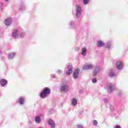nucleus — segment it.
<instances>
[{
	"label": "nucleus",
	"instance_id": "nucleus-32",
	"mask_svg": "<svg viewBox=\"0 0 128 128\" xmlns=\"http://www.w3.org/2000/svg\"><path fill=\"white\" fill-rule=\"evenodd\" d=\"M51 76H52V78H56V74H52Z\"/></svg>",
	"mask_w": 128,
	"mask_h": 128
},
{
	"label": "nucleus",
	"instance_id": "nucleus-37",
	"mask_svg": "<svg viewBox=\"0 0 128 128\" xmlns=\"http://www.w3.org/2000/svg\"><path fill=\"white\" fill-rule=\"evenodd\" d=\"M32 124V122L30 120H28V124Z\"/></svg>",
	"mask_w": 128,
	"mask_h": 128
},
{
	"label": "nucleus",
	"instance_id": "nucleus-1",
	"mask_svg": "<svg viewBox=\"0 0 128 128\" xmlns=\"http://www.w3.org/2000/svg\"><path fill=\"white\" fill-rule=\"evenodd\" d=\"M48 94H50V88L46 87L44 88L42 91L40 93V98H46Z\"/></svg>",
	"mask_w": 128,
	"mask_h": 128
},
{
	"label": "nucleus",
	"instance_id": "nucleus-38",
	"mask_svg": "<svg viewBox=\"0 0 128 128\" xmlns=\"http://www.w3.org/2000/svg\"><path fill=\"white\" fill-rule=\"evenodd\" d=\"M4 2H8V0H4Z\"/></svg>",
	"mask_w": 128,
	"mask_h": 128
},
{
	"label": "nucleus",
	"instance_id": "nucleus-17",
	"mask_svg": "<svg viewBox=\"0 0 128 128\" xmlns=\"http://www.w3.org/2000/svg\"><path fill=\"white\" fill-rule=\"evenodd\" d=\"M112 46V42H108L106 44V48H108V50H110Z\"/></svg>",
	"mask_w": 128,
	"mask_h": 128
},
{
	"label": "nucleus",
	"instance_id": "nucleus-5",
	"mask_svg": "<svg viewBox=\"0 0 128 128\" xmlns=\"http://www.w3.org/2000/svg\"><path fill=\"white\" fill-rule=\"evenodd\" d=\"M94 68V65L92 64H85L83 66V70H92Z\"/></svg>",
	"mask_w": 128,
	"mask_h": 128
},
{
	"label": "nucleus",
	"instance_id": "nucleus-22",
	"mask_svg": "<svg viewBox=\"0 0 128 128\" xmlns=\"http://www.w3.org/2000/svg\"><path fill=\"white\" fill-rule=\"evenodd\" d=\"M16 56V53H10L8 54V58L9 60H12V58H14V56Z\"/></svg>",
	"mask_w": 128,
	"mask_h": 128
},
{
	"label": "nucleus",
	"instance_id": "nucleus-21",
	"mask_svg": "<svg viewBox=\"0 0 128 128\" xmlns=\"http://www.w3.org/2000/svg\"><path fill=\"white\" fill-rule=\"evenodd\" d=\"M35 122L36 124H40V122H42V119L40 118V116H36L35 118Z\"/></svg>",
	"mask_w": 128,
	"mask_h": 128
},
{
	"label": "nucleus",
	"instance_id": "nucleus-31",
	"mask_svg": "<svg viewBox=\"0 0 128 128\" xmlns=\"http://www.w3.org/2000/svg\"><path fill=\"white\" fill-rule=\"evenodd\" d=\"M84 128L82 125L78 124L77 126V128Z\"/></svg>",
	"mask_w": 128,
	"mask_h": 128
},
{
	"label": "nucleus",
	"instance_id": "nucleus-27",
	"mask_svg": "<svg viewBox=\"0 0 128 128\" xmlns=\"http://www.w3.org/2000/svg\"><path fill=\"white\" fill-rule=\"evenodd\" d=\"M96 82H98V80H96V78H94L92 79V82L93 84H96Z\"/></svg>",
	"mask_w": 128,
	"mask_h": 128
},
{
	"label": "nucleus",
	"instance_id": "nucleus-7",
	"mask_svg": "<svg viewBox=\"0 0 128 128\" xmlns=\"http://www.w3.org/2000/svg\"><path fill=\"white\" fill-rule=\"evenodd\" d=\"M72 64H68L67 66L68 70L66 72V74L70 76L72 72Z\"/></svg>",
	"mask_w": 128,
	"mask_h": 128
},
{
	"label": "nucleus",
	"instance_id": "nucleus-18",
	"mask_svg": "<svg viewBox=\"0 0 128 128\" xmlns=\"http://www.w3.org/2000/svg\"><path fill=\"white\" fill-rule=\"evenodd\" d=\"M24 102H25V100H24V98H19L18 100V104H20L21 106H22V104H24Z\"/></svg>",
	"mask_w": 128,
	"mask_h": 128
},
{
	"label": "nucleus",
	"instance_id": "nucleus-25",
	"mask_svg": "<svg viewBox=\"0 0 128 128\" xmlns=\"http://www.w3.org/2000/svg\"><path fill=\"white\" fill-rule=\"evenodd\" d=\"M90 2V0H83V4L85 6L88 4Z\"/></svg>",
	"mask_w": 128,
	"mask_h": 128
},
{
	"label": "nucleus",
	"instance_id": "nucleus-3",
	"mask_svg": "<svg viewBox=\"0 0 128 128\" xmlns=\"http://www.w3.org/2000/svg\"><path fill=\"white\" fill-rule=\"evenodd\" d=\"M116 89V85L114 84H113L112 83H110L108 84L107 90L108 92H112L114 91V90Z\"/></svg>",
	"mask_w": 128,
	"mask_h": 128
},
{
	"label": "nucleus",
	"instance_id": "nucleus-41",
	"mask_svg": "<svg viewBox=\"0 0 128 128\" xmlns=\"http://www.w3.org/2000/svg\"><path fill=\"white\" fill-rule=\"evenodd\" d=\"M66 70V68H65L64 70Z\"/></svg>",
	"mask_w": 128,
	"mask_h": 128
},
{
	"label": "nucleus",
	"instance_id": "nucleus-28",
	"mask_svg": "<svg viewBox=\"0 0 128 128\" xmlns=\"http://www.w3.org/2000/svg\"><path fill=\"white\" fill-rule=\"evenodd\" d=\"M93 125L94 126H98V121H96V120H94L93 121Z\"/></svg>",
	"mask_w": 128,
	"mask_h": 128
},
{
	"label": "nucleus",
	"instance_id": "nucleus-14",
	"mask_svg": "<svg viewBox=\"0 0 128 128\" xmlns=\"http://www.w3.org/2000/svg\"><path fill=\"white\" fill-rule=\"evenodd\" d=\"M86 52H88V50H86V48H82L81 52V54L83 56H86Z\"/></svg>",
	"mask_w": 128,
	"mask_h": 128
},
{
	"label": "nucleus",
	"instance_id": "nucleus-13",
	"mask_svg": "<svg viewBox=\"0 0 128 128\" xmlns=\"http://www.w3.org/2000/svg\"><path fill=\"white\" fill-rule=\"evenodd\" d=\"M10 22H12V18H8L5 20L4 24H6V26H8L10 24Z\"/></svg>",
	"mask_w": 128,
	"mask_h": 128
},
{
	"label": "nucleus",
	"instance_id": "nucleus-19",
	"mask_svg": "<svg viewBox=\"0 0 128 128\" xmlns=\"http://www.w3.org/2000/svg\"><path fill=\"white\" fill-rule=\"evenodd\" d=\"M104 43L102 40L97 41V46L98 48H102V46H104Z\"/></svg>",
	"mask_w": 128,
	"mask_h": 128
},
{
	"label": "nucleus",
	"instance_id": "nucleus-24",
	"mask_svg": "<svg viewBox=\"0 0 128 128\" xmlns=\"http://www.w3.org/2000/svg\"><path fill=\"white\" fill-rule=\"evenodd\" d=\"M48 114H52L54 109H49L48 110Z\"/></svg>",
	"mask_w": 128,
	"mask_h": 128
},
{
	"label": "nucleus",
	"instance_id": "nucleus-36",
	"mask_svg": "<svg viewBox=\"0 0 128 128\" xmlns=\"http://www.w3.org/2000/svg\"><path fill=\"white\" fill-rule=\"evenodd\" d=\"M122 94V91H120L119 92V94L120 96V94Z\"/></svg>",
	"mask_w": 128,
	"mask_h": 128
},
{
	"label": "nucleus",
	"instance_id": "nucleus-29",
	"mask_svg": "<svg viewBox=\"0 0 128 128\" xmlns=\"http://www.w3.org/2000/svg\"><path fill=\"white\" fill-rule=\"evenodd\" d=\"M103 102H104V104H108V99L104 98L103 99Z\"/></svg>",
	"mask_w": 128,
	"mask_h": 128
},
{
	"label": "nucleus",
	"instance_id": "nucleus-39",
	"mask_svg": "<svg viewBox=\"0 0 128 128\" xmlns=\"http://www.w3.org/2000/svg\"><path fill=\"white\" fill-rule=\"evenodd\" d=\"M2 50H0V54H2Z\"/></svg>",
	"mask_w": 128,
	"mask_h": 128
},
{
	"label": "nucleus",
	"instance_id": "nucleus-15",
	"mask_svg": "<svg viewBox=\"0 0 128 128\" xmlns=\"http://www.w3.org/2000/svg\"><path fill=\"white\" fill-rule=\"evenodd\" d=\"M108 76H109V78H114L116 76V74L114 73V70H111L109 72Z\"/></svg>",
	"mask_w": 128,
	"mask_h": 128
},
{
	"label": "nucleus",
	"instance_id": "nucleus-23",
	"mask_svg": "<svg viewBox=\"0 0 128 128\" xmlns=\"http://www.w3.org/2000/svg\"><path fill=\"white\" fill-rule=\"evenodd\" d=\"M70 28H76V24L74 21H71L70 23Z\"/></svg>",
	"mask_w": 128,
	"mask_h": 128
},
{
	"label": "nucleus",
	"instance_id": "nucleus-26",
	"mask_svg": "<svg viewBox=\"0 0 128 128\" xmlns=\"http://www.w3.org/2000/svg\"><path fill=\"white\" fill-rule=\"evenodd\" d=\"M110 109L111 112H114V107L112 105H110Z\"/></svg>",
	"mask_w": 128,
	"mask_h": 128
},
{
	"label": "nucleus",
	"instance_id": "nucleus-30",
	"mask_svg": "<svg viewBox=\"0 0 128 128\" xmlns=\"http://www.w3.org/2000/svg\"><path fill=\"white\" fill-rule=\"evenodd\" d=\"M20 36V38H24V32H21Z\"/></svg>",
	"mask_w": 128,
	"mask_h": 128
},
{
	"label": "nucleus",
	"instance_id": "nucleus-12",
	"mask_svg": "<svg viewBox=\"0 0 128 128\" xmlns=\"http://www.w3.org/2000/svg\"><path fill=\"white\" fill-rule=\"evenodd\" d=\"M26 10V4L24 2H22L20 6H19V10L22 12V10Z\"/></svg>",
	"mask_w": 128,
	"mask_h": 128
},
{
	"label": "nucleus",
	"instance_id": "nucleus-34",
	"mask_svg": "<svg viewBox=\"0 0 128 128\" xmlns=\"http://www.w3.org/2000/svg\"><path fill=\"white\" fill-rule=\"evenodd\" d=\"M75 50L76 52H78L80 50V48L78 47H76Z\"/></svg>",
	"mask_w": 128,
	"mask_h": 128
},
{
	"label": "nucleus",
	"instance_id": "nucleus-35",
	"mask_svg": "<svg viewBox=\"0 0 128 128\" xmlns=\"http://www.w3.org/2000/svg\"><path fill=\"white\" fill-rule=\"evenodd\" d=\"M114 128H122L120 125H116Z\"/></svg>",
	"mask_w": 128,
	"mask_h": 128
},
{
	"label": "nucleus",
	"instance_id": "nucleus-10",
	"mask_svg": "<svg viewBox=\"0 0 128 128\" xmlns=\"http://www.w3.org/2000/svg\"><path fill=\"white\" fill-rule=\"evenodd\" d=\"M0 84L2 88H4V86L8 84V80L6 79H1L0 80Z\"/></svg>",
	"mask_w": 128,
	"mask_h": 128
},
{
	"label": "nucleus",
	"instance_id": "nucleus-4",
	"mask_svg": "<svg viewBox=\"0 0 128 128\" xmlns=\"http://www.w3.org/2000/svg\"><path fill=\"white\" fill-rule=\"evenodd\" d=\"M116 68L118 70H122L124 68V63L122 61H117L116 62Z\"/></svg>",
	"mask_w": 128,
	"mask_h": 128
},
{
	"label": "nucleus",
	"instance_id": "nucleus-9",
	"mask_svg": "<svg viewBox=\"0 0 128 128\" xmlns=\"http://www.w3.org/2000/svg\"><path fill=\"white\" fill-rule=\"evenodd\" d=\"M100 72V68L98 66L96 67L94 70V73H93L94 76H96L98 74H99Z\"/></svg>",
	"mask_w": 128,
	"mask_h": 128
},
{
	"label": "nucleus",
	"instance_id": "nucleus-20",
	"mask_svg": "<svg viewBox=\"0 0 128 128\" xmlns=\"http://www.w3.org/2000/svg\"><path fill=\"white\" fill-rule=\"evenodd\" d=\"M78 104V100L76 98H73L72 100V106H76Z\"/></svg>",
	"mask_w": 128,
	"mask_h": 128
},
{
	"label": "nucleus",
	"instance_id": "nucleus-33",
	"mask_svg": "<svg viewBox=\"0 0 128 128\" xmlns=\"http://www.w3.org/2000/svg\"><path fill=\"white\" fill-rule=\"evenodd\" d=\"M62 70H58V74H62Z\"/></svg>",
	"mask_w": 128,
	"mask_h": 128
},
{
	"label": "nucleus",
	"instance_id": "nucleus-2",
	"mask_svg": "<svg viewBox=\"0 0 128 128\" xmlns=\"http://www.w3.org/2000/svg\"><path fill=\"white\" fill-rule=\"evenodd\" d=\"M76 18H80L82 14V10L80 6L78 4L76 5Z\"/></svg>",
	"mask_w": 128,
	"mask_h": 128
},
{
	"label": "nucleus",
	"instance_id": "nucleus-8",
	"mask_svg": "<svg viewBox=\"0 0 128 128\" xmlns=\"http://www.w3.org/2000/svg\"><path fill=\"white\" fill-rule=\"evenodd\" d=\"M78 74H80V70L76 69L73 72L72 78L74 80H76L78 78Z\"/></svg>",
	"mask_w": 128,
	"mask_h": 128
},
{
	"label": "nucleus",
	"instance_id": "nucleus-40",
	"mask_svg": "<svg viewBox=\"0 0 128 128\" xmlns=\"http://www.w3.org/2000/svg\"><path fill=\"white\" fill-rule=\"evenodd\" d=\"M80 114H82V112H80Z\"/></svg>",
	"mask_w": 128,
	"mask_h": 128
},
{
	"label": "nucleus",
	"instance_id": "nucleus-6",
	"mask_svg": "<svg viewBox=\"0 0 128 128\" xmlns=\"http://www.w3.org/2000/svg\"><path fill=\"white\" fill-rule=\"evenodd\" d=\"M70 90V86L68 85H63L60 86L61 92H68Z\"/></svg>",
	"mask_w": 128,
	"mask_h": 128
},
{
	"label": "nucleus",
	"instance_id": "nucleus-42",
	"mask_svg": "<svg viewBox=\"0 0 128 128\" xmlns=\"http://www.w3.org/2000/svg\"><path fill=\"white\" fill-rule=\"evenodd\" d=\"M1 6H2V3H1Z\"/></svg>",
	"mask_w": 128,
	"mask_h": 128
},
{
	"label": "nucleus",
	"instance_id": "nucleus-11",
	"mask_svg": "<svg viewBox=\"0 0 128 128\" xmlns=\"http://www.w3.org/2000/svg\"><path fill=\"white\" fill-rule=\"evenodd\" d=\"M48 124L51 126V128H54L56 126V123L51 118L48 120Z\"/></svg>",
	"mask_w": 128,
	"mask_h": 128
},
{
	"label": "nucleus",
	"instance_id": "nucleus-16",
	"mask_svg": "<svg viewBox=\"0 0 128 128\" xmlns=\"http://www.w3.org/2000/svg\"><path fill=\"white\" fill-rule=\"evenodd\" d=\"M20 32V30L18 29H16L14 32H12V38H16L18 36V32Z\"/></svg>",
	"mask_w": 128,
	"mask_h": 128
}]
</instances>
